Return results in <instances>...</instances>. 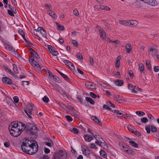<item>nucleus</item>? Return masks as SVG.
Here are the masks:
<instances>
[{"label":"nucleus","instance_id":"35","mask_svg":"<svg viewBox=\"0 0 159 159\" xmlns=\"http://www.w3.org/2000/svg\"><path fill=\"white\" fill-rule=\"evenodd\" d=\"M77 57L80 61H82L83 59V57L80 53H77L76 54Z\"/></svg>","mask_w":159,"mask_h":159},{"label":"nucleus","instance_id":"43","mask_svg":"<svg viewBox=\"0 0 159 159\" xmlns=\"http://www.w3.org/2000/svg\"><path fill=\"white\" fill-rule=\"evenodd\" d=\"M107 41L110 43L112 42L113 43H115L117 44H119L120 43V42L118 40H116L115 41H112L111 40L108 39Z\"/></svg>","mask_w":159,"mask_h":159},{"label":"nucleus","instance_id":"40","mask_svg":"<svg viewBox=\"0 0 159 159\" xmlns=\"http://www.w3.org/2000/svg\"><path fill=\"white\" fill-rule=\"evenodd\" d=\"M48 141L49 142L50 141L51 143L50 142H46L45 144L46 145L49 146V147H51L52 145V144H53V142L50 139H48Z\"/></svg>","mask_w":159,"mask_h":159},{"label":"nucleus","instance_id":"14","mask_svg":"<svg viewBox=\"0 0 159 159\" xmlns=\"http://www.w3.org/2000/svg\"><path fill=\"white\" fill-rule=\"evenodd\" d=\"M3 82L8 84H11L12 83V80L10 78L6 77H3L2 78Z\"/></svg>","mask_w":159,"mask_h":159},{"label":"nucleus","instance_id":"5","mask_svg":"<svg viewBox=\"0 0 159 159\" xmlns=\"http://www.w3.org/2000/svg\"><path fill=\"white\" fill-rule=\"evenodd\" d=\"M5 48L7 50L11 51V52L17 56L19 55L17 51L16 50L13 48L10 45L8 44H5Z\"/></svg>","mask_w":159,"mask_h":159},{"label":"nucleus","instance_id":"57","mask_svg":"<svg viewBox=\"0 0 159 159\" xmlns=\"http://www.w3.org/2000/svg\"><path fill=\"white\" fill-rule=\"evenodd\" d=\"M90 147L91 148H94L95 149H97V147L96 146L95 144L93 143H91L90 145Z\"/></svg>","mask_w":159,"mask_h":159},{"label":"nucleus","instance_id":"16","mask_svg":"<svg viewBox=\"0 0 159 159\" xmlns=\"http://www.w3.org/2000/svg\"><path fill=\"white\" fill-rule=\"evenodd\" d=\"M29 50L30 51L31 54L32 55L33 57H34L37 59L39 58V57L38 53L32 48H30Z\"/></svg>","mask_w":159,"mask_h":159},{"label":"nucleus","instance_id":"60","mask_svg":"<svg viewBox=\"0 0 159 159\" xmlns=\"http://www.w3.org/2000/svg\"><path fill=\"white\" fill-rule=\"evenodd\" d=\"M154 70L155 72H157L159 70V67L155 66L154 68Z\"/></svg>","mask_w":159,"mask_h":159},{"label":"nucleus","instance_id":"61","mask_svg":"<svg viewBox=\"0 0 159 159\" xmlns=\"http://www.w3.org/2000/svg\"><path fill=\"white\" fill-rule=\"evenodd\" d=\"M48 49H49L50 52H51L52 51H53V49L52 48V47L51 45H48Z\"/></svg>","mask_w":159,"mask_h":159},{"label":"nucleus","instance_id":"41","mask_svg":"<svg viewBox=\"0 0 159 159\" xmlns=\"http://www.w3.org/2000/svg\"><path fill=\"white\" fill-rule=\"evenodd\" d=\"M6 71H7V72L9 74H11V75L13 76L14 75V74L13 73V72L11 70L9 69L8 67L7 69H6V70H5Z\"/></svg>","mask_w":159,"mask_h":159},{"label":"nucleus","instance_id":"59","mask_svg":"<svg viewBox=\"0 0 159 159\" xmlns=\"http://www.w3.org/2000/svg\"><path fill=\"white\" fill-rule=\"evenodd\" d=\"M73 11L75 15L77 16L79 15V13L77 10H74Z\"/></svg>","mask_w":159,"mask_h":159},{"label":"nucleus","instance_id":"17","mask_svg":"<svg viewBox=\"0 0 159 159\" xmlns=\"http://www.w3.org/2000/svg\"><path fill=\"white\" fill-rule=\"evenodd\" d=\"M91 119L93 121L99 125H102L101 121L99 120L96 116H91Z\"/></svg>","mask_w":159,"mask_h":159},{"label":"nucleus","instance_id":"27","mask_svg":"<svg viewBox=\"0 0 159 159\" xmlns=\"http://www.w3.org/2000/svg\"><path fill=\"white\" fill-rule=\"evenodd\" d=\"M123 82L122 80H118L115 81V84L119 86H121L123 84Z\"/></svg>","mask_w":159,"mask_h":159},{"label":"nucleus","instance_id":"52","mask_svg":"<svg viewBox=\"0 0 159 159\" xmlns=\"http://www.w3.org/2000/svg\"><path fill=\"white\" fill-rule=\"evenodd\" d=\"M13 99L14 102L16 103H17L19 102V98L17 96H15L13 97Z\"/></svg>","mask_w":159,"mask_h":159},{"label":"nucleus","instance_id":"8","mask_svg":"<svg viewBox=\"0 0 159 159\" xmlns=\"http://www.w3.org/2000/svg\"><path fill=\"white\" fill-rule=\"evenodd\" d=\"M56 152L58 154V155L61 157V159H65L66 158L67 154L65 151L63 150H60Z\"/></svg>","mask_w":159,"mask_h":159},{"label":"nucleus","instance_id":"6","mask_svg":"<svg viewBox=\"0 0 159 159\" xmlns=\"http://www.w3.org/2000/svg\"><path fill=\"white\" fill-rule=\"evenodd\" d=\"M101 139H102V141H101V140L100 139H98V140H97L95 142V143L101 147L103 148H106L107 147V143L104 141L102 138H101Z\"/></svg>","mask_w":159,"mask_h":159},{"label":"nucleus","instance_id":"10","mask_svg":"<svg viewBox=\"0 0 159 159\" xmlns=\"http://www.w3.org/2000/svg\"><path fill=\"white\" fill-rule=\"evenodd\" d=\"M148 52L152 56H155L157 53V51L156 49L153 48V46H151L149 49Z\"/></svg>","mask_w":159,"mask_h":159},{"label":"nucleus","instance_id":"33","mask_svg":"<svg viewBox=\"0 0 159 159\" xmlns=\"http://www.w3.org/2000/svg\"><path fill=\"white\" fill-rule=\"evenodd\" d=\"M13 70L15 74H18L19 71L17 69V66L16 64H13Z\"/></svg>","mask_w":159,"mask_h":159},{"label":"nucleus","instance_id":"13","mask_svg":"<svg viewBox=\"0 0 159 159\" xmlns=\"http://www.w3.org/2000/svg\"><path fill=\"white\" fill-rule=\"evenodd\" d=\"M82 151L84 155L90 158L89 156L90 152L87 148H82Z\"/></svg>","mask_w":159,"mask_h":159},{"label":"nucleus","instance_id":"62","mask_svg":"<svg viewBox=\"0 0 159 159\" xmlns=\"http://www.w3.org/2000/svg\"><path fill=\"white\" fill-rule=\"evenodd\" d=\"M136 87H134L133 89L131 90V92L133 93L136 94L138 92L137 90H135Z\"/></svg>","mask_w":159,"mask_h":159},{"label":"nucleus","instance_id":"7","mask_svg":"<svg viewBox=\"0 0 159 159\" xmlns=\"http://www.w3.org/2000/svg\"><path fill=\"white\" fill-rule=\"evenodd\" d=\"M114 99L119 103H122L124 102V100L123 99V97L119 95H114Z\"/></svg>","mask_w":159,"mask_h":159},{"label":"nucleus","instance_id":"22","mask_svg":"<svg viewBox=\"0 0 159 159\" xmlns=\"http://www.w3.org/2000/svg\"><path fill=\"white\" fill-rule=\"evenodd\" d=\"M119 23L120 24L126 26H128V25H129V21H127L124 20H119Z\"/></svg>","mask_w":159,"mask_h":159},{"label":"nucleus","instance_id":"11","mask_svg":"<svg viewBox=\"0 0 159 159\" xmlns=\"http://www.w3.org/2000/svg\"><path fill=\"white\" fill-rule=\"evenodd\" d=\"M18 126H19V128H20V131L21 132L25 129H27V126L28 124H27L26 125H25L24 123L18 121Z\"/></svg>","mask_w":159,"mask_h":159},{"label":"nucleus","instance_id":"24","mask_svg":"<svg viewBox=\"0 0 159 159\" xmlns=\"http://www.w3.org/2000/svg\"><path fill=\"white\" fill-rule=\"evenodd\" d=\"M52 159H61V158L57 152H55L53 154Z\"/></svg>","mask_w":159,"mask_h":159},{"label":"nucleus","instance_id":"2","mask_svg":"<svg viewBox=\"0 0 159 159\" xmlns=\"http://www.w3.org/2000/svg\"><path fill=\"white\" fill-rule=\"evenodd\" d=\"M18 121H14L9 125L8 129L10 134L13 136L17 137L21 133L19 128Z\"/></svg>","mask_w":159,"mask_h":159},{"label":"nucleus","instance_id":"47","mask_svg":"<svg viewBox=\"0 0 159 159\" xmlns=\"http://www.w3.org/2000/svg\"><path fill=\"white\" fill-rule=\"evenodd\" d=\"M150 128L151 129V130L152 132H155L157 130V128L153 126H150Z\"/></svg>","mask_w":159,"mask_h":159},{"label":"nucleus","instance_id":"32","mask_svg":"<svg viewBox=\"0 0 159 159\" xmlns=\"http://www.w3.org/2000/svg\"><path fill=\"white\" fill-rule=\"evenodd\" d=\"M87 130L88 132L90 133L93 136V137L97 140H98V137H97V135L94 134V133L92 132V130L90 129H88Z\"/></svg>","mask_w":159,"mask_h":159},{"label":"nucleus","instance_id":"51","mask_svg":"<svg viewBox=\"0 0 159 159\" xmlns=\"http://www.w3.org/2000/svg\"><path fill=\"white\" fill-rule=\"evenodd\" d=\"M71 131L72 132H73L74 133L77 134L78 133V130L77 129L75 128H73L71 130Z\"/></svg>","mask_w":159,"mask_h":159},{"label":"nucleus","instance_id":"1","mask_svg":"<svg viewBox=\"0 0 159 159\" xmlns=\"http://www.w3.org/2000/svg\"><path fill=\"white\" fill-rule=\"evenodd\" d=\"M22 151L29 155L35 154L38 150V147L35 141L31 140H26L22 142L21 145Z\"/></svg>","mask_w":159,"mask_h":159},{"label":"nucleus","instance_id":"36","mask_svg":"<svg viewBox=\"0 0 159 159\" xmlns=\"http://www.w3.org/2000/svg\"><path fill=\"white\" fill-rule=\"evenodd\" d=\"M139 69L141 72H143L144 70V68L142 63H140L139 65Z\"/></svg>","mask_w":159,"mask_h":159},{"label":"nucleus","instance_id":"4","mask_svg":"<svg viewBox=\"0 0 159 159\" xmlns=\"http://www.w3.org/2000/svg\"><path fill=\"white\" fill-rule=\"evenodd\" d=\"M34 105L32 104H29L27 105V108L24 110V111L26 114L27 116L30 118H32L31 115H32V110H33Z\"/></svg>","mask_w":159,"mask_h":159},{"label":"nucleus","instance_id":"21","mask_svg":"<svg viewBox=\"0 0 159 159\" xmlns=\"http://www.w3.org/2000/svg\"><path fill=\"white\" fill-rule=\"evenodd\" d=\"M126 50L127 52L129 53L132 49V47L129 44H127L125 47Z\"/></svg>","mask_w":159,"mask_h":159},{"label":"nucleus","instance_id":"31","mask_svg":"<svg viewBox=\"0 0 159 159\" xmlns=\"http://www.w3.org/2000/svg\"><path fill=\"white\" fill-rule=\"evenodd\" d=\"M100 155L101 156L104 158H106L107 157L106 153L103 150H102L100 151Z\"/></svg>","mask_w":159,"mask_h":159},{"label":"nucleus","instance_id":"25","mask_svg":"<svg viewBox=\"0 0 159 159\" xmlns=\"http://www.w3.org/2000/svg\"><path fill=\"white\" fill-rule=\"evenodd\" d=\"M129 143L131 145V146L134 147L135 148H138V146L137 144L135 142L131 140L129 141Z\"/></svg>","mask_w":159,"mask_h":159},{"label":"nucleus","instance_id":"3","mask_svg":"<svg viewBox=\"0 0 159 159\" xmlns=\"http://www.w3.org/2000/svg\"><path fill=\"white\" fill-rule=\"evenodd\" d=\"M38 128L35 125L31 123H28L27 124L26 133H28L32 135H36L37 134Z\"/></svg>","mask_w":159,"mask_h":159},{"label":"nucleus","instance_id":"34","mask_svg":"<svg viewBox=\"0 0 159 159\" xmlns=\"http://www.w3.org/2000/svg\"><path fill=\"white\" fill-rule=\"evenodd\" d=\"M48 14L54 19H56L57 17V16L56 14L52 11H51V12L49 13Z\"/></svg>","mask_w":159,"mask_h":159},{"label":"nucleus","instance_id":"29","mask_svg":"<svg viewBox=\"0 0 159 159\" xmlns=\"http://www.w3.org/2000/svg\"><path fill=\"white\" fill-rule=\"evenodd\" d=\"M127 128L129 131L133 133H134L135 130H136V129L132 127L131 125L128 126Z\"/></svg>","mask_w":159,"mask_h":159},{"label":"nucleus","instance_id":"46","mask_svg":"<svg viewBox=\"0 0 159 159\" xmlns=\"http://www.w3.org/2000/svg\"><path fill=\"white\" fill-rule=\"evenodd\" d=\"M33 66L37 70L39 71L41 69V68L38 64L37 65L35 64Z\"/></svg>","mask_w":159,"mask_h":159},{"label":"nucleus","instance_id":"50","mask_svg":"<svg viewBox=\"0 0 159 159\" xmlns=\"http://www.w3.org/2000/svg\"><path fill=\"white\" fill-rule=\"evenodd\" d=\"M66 119L67 120L69 121H72L73 120V119L69 115L66 116Z\"/></svg>","mask_w":159,"mask_h":159},{"label":"nucleus","instance_id":"42","mask_svg":"<svg viewBox=\"0 0 159 159\" xmlns=\"http://www.w3.org/2000/svg\"><path fill=\"white\" fill-rule=\"evenodd\" d=\"M85 86H86V87L89 88H93V84H89V83L85 84Z\"/></svg>","mask_w":159,"mask_h":159},{"label":"nucleus","instance_id":"39","mask_svg":"<svg viewBox=\"0 0 159 159\" xmlns=\"http://www.w3.org/2000/svg\"><path fill=\"white\" fill-rule=\"evenodd\" d=\"M150 125L148 126H145V130L148 134H149L150 133Z\"/></svg>","mask_w":159,"mask_h":159},{"label":"nucleus","instance_id":"26","mask_svg":"<svg viewBox=\"0 0 159 159\" xmlns=\"http://www.w3.org/2000/svg\"><path fill=\"white\" fill-rule=\"evenodd\" d=\"M85 99L87 102H89L91 104L93 105L95 103L94 101H93L91 98L89 97H86Z\"/></svg>","mask_w":159,"mask_h":159},{"label":"nucleus","instance_id":"56","mask_svg":"<svg viewBox=\"0 0 159 159\" xmlns=\"http://www.w3.org/2000/svg\"><path fill=\"white\" fill-rule=\"evenodd\" d=\"M89 94L90 96L93 98H95L97 97L96 95L93 92H90Z\"/></svg>","mask_w":159,"mask_h":159},{"label":"nucleus","instance_id":"58","mask_svg":"<svg viewBox=\"0 0 159 159\" xmlns=\"http://www.w3.org/2000/svg\"><path fill=\"white\" fill-rule=\"evenodd\" d=\"M103 108L107 110H110L111 108L107 105H104L103 106Z\"/></svg>","mask_w":159,"mask_h":159},{"label":"nucleus","instance_id":"49","mask_svg":"<svg viewBox=\"0 0 159 159\" xmlns=\"http://www.w3.org/2000/svg\"><path fill=\"white\" fill-rule=\"evenodd\" d=\"M71 42L74 46H78V43L76 41L74 40H72Z\"/></svg>","mask_w":159,"mask_h":159},{"label":"nucleus","instance_id":"30","mask_svg":"<svg viewBox=\"0 0 159 159\" xmlns=\"http://www.w3.org/2000/svg\"><path fill=\"white\" fill-rule=\"evenodd\" d=\"M39 31L43 37H46L47 34L45 31L43 29V27L42 28H41V30H39Z\"/></svg>","mask_w":159,"mask_h":159},{"label":"nucleus","instance_id":"18","mask_svg":"<svg viewBox=\"0 0 159 159\" xmlns=\"http://www.w3.org/2000/svg\"><path fill=\"white\" fill-rule=\"evenodd\" d=\"M129 25L128 26H131V27H134L136 26L138 24V22L136 20H129Z\"/></svg>","mask_w":159,"mask_h":159},{"label":"nucleus","instance_id":"9","mask_svg":"<svg viewBox=\"0 0 159 159\" xmlns=\"http://www.w3.org/2000/svg\"><path fill=\"white\" fill-rule=\"evenodd\" d=\"M145 3L152 6H156L157 5L158 3L155 0H144Z\"/></svg>","mask_w":159,"mask_h":159},{"label":"nucleus","instance_id":"38","mask_svg":"<svg viewBox=\"0 0 159 159\" xmlns=\"http://www.w3.org/2000/svg\"><path fill=\"white\" fill-rule=\"evenodd\" d=\"M18 32L22 36V37H25V34L23 31L21 29H19Z\"/></svg>","mask_w":159,"mask_h":159},{"label":"nucleus","instance_id":"37","mask_svg":"<svg viewBox=\"0 0 159 159\" xmlns=\"http://www.w3.org/2000/svg\"><path fill=\"white\" fill-rule=\"evenodd\" d=\"M141 122L143 123H146L148 121V119L146 117H143L141 119Z\"/></svg>","mask_w":159,"mask_h":159},{"label":"nucleus","instance_id":"48","mask_svg":"<svg viewBox=\"0 0 159 159\" xmlns=\"http://www.w3.org/2000/svg\"><path fill=\"white\" fill-rule=\"evenodd\" d=\"M51 53L53 55L55 56H57L58 54V52L55 50L54 49H53V51H52Z\"/></svg>","mask_w":159,"mask_h":159},{"label":"nucleus","instance_id":"45","mask_svg":"<svg viewBox=\"0 0 159 159\" xmlns=\"http://www.w3.org/2000/svg\"><path fill=\"white\" fill-rule=\"evenodd\" d=\"M128 87L129 89L131 90L132 89H133L134 87H136V86H134L131 84H128Z\"/></svg>","mask_w":159,"mask_h":159},{"label":"nucleus","instance_id":"19","mask_svg":"<svg viewBox=\"0 0 159 159\" xmlns=\"http://www.w3.org/2000/svg\"><path fill=\"white\" fill-rule=\"evenodd\" d=\"M115 113H116L117 114H119V115H121V116L120 117L126 118L125 115H127V114H124V113H125L124 112H121L118 110H115Z\"/></svg>","mask_w":159,"mask_h":159},{"label":"nucleus","instance_id":"63","mask_svg":"<svg viewBox=\"0 0 159 159\" xmlns=\"http://www.w3.org/2000/svg\"><path fill=\"white\" fill-rule=\"evenodd\" d=\"M120 65V61L116 60V67L118 68Z\"/></svg>","mask_w":159,"mask_h":159},{"label":"nucleus","instance_id":"54","mask_svg":"<svg viewBox=\"0 0 159 159\" xmlns=\"http://www.w3.org/2000/svg\"><path fill=\"white\" fill-rule=\"evenodd\" d=\"M22 82V85H23L24 86L28 85L29 84V82L28 81H23Z\"/></svg>","mask_w":159,"mask_h":159},{"label":"nucleus","instance_id":"28","mask_svg":"<svg viewBox=\"0 0 159 159\" xmlns=\"http://www.w3.org/2000/svg\"><path fill=\"white\" fill-rule=\"evenodd\" d=\"M99 32L100 34V36L101 37H102L103 39H105L106 34L105 31L102 30L101 31H100V32Z\"/></svg>","mask_w":159,"mask_h":159},{"label":"nucleus","instance_id":"12","mask_svg":"<svg viewBox=\"0 0 159 159\" xmlns=\"http://www.w3.org/2000/svg\"><path fill=\"white\" fill-rule=\"evenodd\" d=\"M63 62L66 65L68 66L73 71L74 70H75L74 65L70 61L68 60H65L63 61Z\"/></svg>","mask_w":159,"mask_h":159},{"label":"nucleus","instance_id":"23","mask_svg":"<svg viewBox=\"0 0 159 159\" xmlns=\"http://www.w3.org/2000/svg\"><path fill=\"white\" fill-rule=\"evenodd\" d=\"M60 74L65 79V80H66L68 82H70V79L68 78L67 76L65 74L61 72L60 73Z\"/></svg>","mask_w":159,"mask_h":159},{"label":"nucleus","instance_id":"44","mask_svg":"<svg viewBox=\"0 0 159 159\" xmlns=\"http://www.w3.org/2000/svg\"><path fill=\"white\" fill-rule=\"evenodd\" d=\"M42 100L44 102L46 103H48L49 101L48 98L45 96H44Z\"/></svg>","mask_w":159,"mask_h":159},{"label":"nucleus","instance_id":"64","mask_svg":"<svg viewBox=\"0 0 159 159\" xmlns=\"http://www.w3.org/2000/svg\"><path fill=\"white\" fill-rule=\"evenodd\" d=\"M58 28L59 30H62L64 29V27L63 26H61L60 25L58 26Z\"/></svg>","mask_w":159,"mask_h":159},{"label":"nucleus","instance_id":"53","mask_svg":"<svg viewBox=\"0 0 159 159\" xmlns=\"http://www.w3.org/2000/svg\"><path fill=\"white\" fill-rule=\"evenodd\" d=\"M7 12H8V14L11 16H14V13H13V12L12 11H11L9 10H7Z\"/></svg>","mask_w":159,"mask_h":159},{"label":"nucleus","instance_id":"15","mask_svg":"<svg viewBox=\"0 0 159 159\" xmlns=\"http://www.w3.org/2000/svg\"><path fill=\"white\" fill-rule=\"evenodd\" d=\"M120 148L121 149L123 150L124 151L126 152L127 153H131V151L129 149V146L127 145H125V146L123 145V146H120Z\"/></svg>","mask_w":159,"mask_h":159},{"label":"nucleus","instance_id":"20","mask_svg":"<svg viewBox=\"0 0 159 159\" xmlns=\"http://www.w3.org/2000/svg\"><path fill=\"white\" fill-rule=\"evenodd\" d=\"M84 139L86 141L89 142L93 139V138L90 135L86 134L85 135Z\"/></svg>","mask_w":159,"mask_h":159},{"label":"nucleus","instance_id":"55","mask_svg":"<svg viewBox=\"0 0 159 159\" xmlns=\"http://www.w3.org/2000/svg\"><path fill=\"white\" fill-rule=\"evenodd\" d=\"M135 131V132L133 134H135L137 136H140L141 135V134L139 131H137L136 129Z\"/></svg>","mask_w":159,"mask_h":159}]
</instances>
